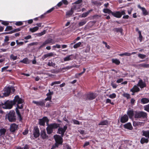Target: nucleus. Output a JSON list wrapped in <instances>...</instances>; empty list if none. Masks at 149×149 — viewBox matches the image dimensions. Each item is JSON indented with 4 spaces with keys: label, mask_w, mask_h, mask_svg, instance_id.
Segmentation results:
<instances>
[{
    "label": "nucleus",
    "mask_w": 149,
    "mask_h": 149,
    "mask_svg": "<svg viewBox=\"0 0 149 149\" xmlns=\"http://www.w3.org/2000/svg\"><path fill=\"white\" fill-rule=\"evenodd\" d=\"M81 44V42H79L76 44H75L73 46V47L74 49H76L77 47H79L80 45Z\"/></svg>",
    "instance_id": "obj_44"
},
{
    "label": "nucleus",
    "mask_w": 149,
    "mask_h": 149,
    "mask_svg": "<svg viewBox=\"0 0 149 149\" xmlns=\"http://www.w3.org/2000/svg\"><path fill=\"white\" fill-rule=\"evenodd\" d=\"M137 85L138 86H139L141 88H143L145 87L146 86L145 82L143 81L141 79L139 80Z\"/></svg>",
    "instance_id": "obj_12"
},
{
    "label": "nucleus",
    "mask_w": 149,
    "mask_h": 149,
    "mask_svg": "<svg viewBox=\"0 0 149 149\" xmlns=\"http://www.w3.org/2000/svg\"><path fill=\"white\" fill-rule=\"evenodd\" d=\"M106 103H109L112 105H113L114 104L113 102H111V100H110V99H107L106 100Z\"/></svg>",
    "instance_id": "obj_53"
},
{
    "label": "nucleus",
    "mask_w": 149,
    "mask_h": 149,
    "mask_svg": "<svg viewBox=\"0 0 149 149\" xmlns=\"http://www.w3.org/2000/svg\"><path fill=\"white\" fill-rule=\"evenodd\" d=\"M90 47L89 46H87L86 47V49L85 51V52L86 53H87L90 51Z\"/></svg>",
    "instance_id": "obj_60"
},
{
    "label": "nucleus",
    "mask_w": 149,
    "mask_h": 149,
    "mask_svg": "<svg viewBox=\"0 0 149 149\" xmlns=\"http://www.w3.org/2000/svg\"><path fill=\"white\" fill-rule=\"evenodd\" d=\"M55 8V7H52V8H51L49 10H48L45 13V14L46 13H50V12H52L54 9Z\"/></svg>",
    "instance_id": "obj_54"
},
{
    "label": "nucleus",
    "mask_w": 149,
    "mask_h": 149,
    "mask_svg": "<svg viewBox=\"0 0 149 149\" xmlns=\"http://www.w3.org/2000/svg\"><path fill=\"white\" fill-rule=\"evenodd\" d=\"M49 120L46 117H44L42 119H39V123L40 125L44 126L45 125V123L46 122L47 124Z\"/></svg>",
    "instance_id": "obj_7"
},
{
    "label": "nucleus",
    "mask_w": 149,
    "mask_h": 149,
    "mask_svg": "<svg viewBox=\"0 0 149 149\" xmlns=\"http://www.w3.org/2000/svg\"><path fill=\"white\" fill-rule=\"evenodd\" d=\"M17 125L13 123L11 124L10 127V130L11 132H15L17 129Z\"/></svg>",
    "instance_id": "obj_13"
},
{
    "label": "nucleus",
    "mask_w": 149,
    "mask_h": 149,
    "mask_svg": "<svg viewBox=\"0 0 149 149\" xmlns=\"http://www.w3.org/2000/svg\"><path fill=\"white\" fill-rule=\"evenodd\" d=\"M48 91V93L46 95L47 97L52 99V95L53 94V91L51 92L50 90H49Z\"/></svg>",
    "instance_id": "obj_37"
},
{
    "label": "nucleus",
    "mask_w": 149,
    "mask_h": 149,
    "mask_svg": "<svg viewBox=\"0 0 149 149\" xmlns=\"http://www.w3.org/2000/svg\"><path fill=\"white\" fill-rule=\"evenodd\" d=\"M4 90V92L3 93V96L6 97L8 96L11 92L10 86L5 87Z\"/></svg>",
    "instance_id": "obj_8"
},
{
    "label": "nucleus",
    "mask_w": 149,
    "mask_h": 149,
    "mask_svg": "<svg viewBox=\"0 0 149 149\" xmlns=\"http://www.w3.org/2000/svg\"><path fill=\"white\" fill-rule=\"evenodd\" d=\"M54 56V53L53 52H50L44 55L42 57V60H44L45 59L49 57H51Z\"/></svg>",
    "instance_id": "obj_16"
},
{
    "label": "nucleus",
    "mask_w": 149,
    "mask_h": 149,
    "mask_svg": "<svg viewBox=\"0 0 149 149\" xmlns=\"http://www.w3.org/2000/svg\"><path fill=\"white\" fill-rule=\"evenodd\" d=\"M33 134L35 138H37L40 135L39 129L37 126L35 127L34 128L33 130Z\"/></svg>",
    "instance_id": "obj_10"
},
{
    "label": "nucleus",
    "mask_w": 149,
    "mask_h": 149,
    "mask_svg": "<svg viewBox=\"0 0 149 149\" xmlns=\"http://www.w3.org/2000/svg\"><path fill=\"white\" fill-rule=\"evenodd\" d=\"M54 43V41L52 39L49 38L46 40L43 43L42 45L40 46V47H42L48 44H53Z\"/></svg>",
    "instance_id": "obj_9"
},
{
    "label": "nucleus",
    "mask_w": 149,
    "mask_h": 149,
    "mask_svg": "<svg viewBox=\"0 0 149 149\" xmlns=\"http://www.w3.org/2000/svg\"><path fill=\"white\" fill-rule=\"evenodd\" d=\"M62 136L58 135H55L54 136V137L56 143L54 145H53L51 149H54L58 147L60 144H62L63 142V139Z\"/></svg>",
    "instance_id": "obj_2"
},
{
    "label": "nucleus",
    "mask_w": 149,
    "mask_h": 149,
    "mask_svg": "<svg viewBox=\"0 0 149 149\" xmlns=\"http://www.w3.org/2000/svg\"><path fill=\"white\" fill-rule=\"evenodd\" d=\"M139 36L138 38L139 40H140V42H141L143 38V36L141 35V32H139Z\"/></svg>",
    "instance_id": "obj_48"
},
{
    "label": "nucleus",
    "mask_w": 149,
    "mask_h": 149,
    "mask_svg": "<svg viewBox=\"0 0 149 149\" xmlns=\"http://www.w3.org/2000/svg\"><path fill=\"white\" fill-rule=\"evenodd\" d=\"M124 127L125 128L130 130H132V127L131 124L130 123H128L124 125Z\"/></svg>",
    "instance_id": "obj_24"
},
{
    "label": "nucleus",
    "mask_w": 149,
    "mask_h": 149,
    "mask_svg": "<svg viewBox=\"0 0 149 149\" xmlns=\"http://www.w3.org/2000/svg\"><path fill=\"white\" fill-rule=\"evenodd\" d=\"M82 1V0H78L75 2V3L77 4L76 5V7H77V6H79L80 5L79 4L81 3Z\"/></svg>",
    "instance_id": "obj_47"
},
{
    "label": "nucleus",
    "mask_w": 149,
    "mask_h": 149,
    "mask_svg": "<svg viewBox=\"0 0 149 149\" xmlns=\"http://www.w3.org/2000/svg\"><path fill=\"white\" fill-rule=\"evenodd\" d=\"M2 22H1V23L4 25H5V26H7V25H8V22L7 21H2Z\"/></svg>",
    "instance_id": "obj_59"
},
{
    "label": "nucleus",
    "mask_w": 149,
    "mask_h": 149,
    "mask_svg": "<svg viewBox=\"0 0 149 149\" xmlns=\"http://www.w3.org/2000/svg\"><path fill=\"white\" fill-rule=\"evenodd\" d=\"M123 97L126 98L127 99H129L130 98V95L129 94L125 93L123 94Z\"/></svg>",
    "instance_id": "obj_41"
},
{
    "label": "nucleus",
    "mask_w": 149,
    "mask_h": 149,
    "mask_svg": "<svg viewBox=\"0 0 149 149\" xmlns=\"http://www.w3.org/2000/svg\"><path fill=\"white\" fill-rule=\"evenodd\" d=\"M52 47L53 48H60L61 47V46L60 45H58V44H56V45H54L52 46Z\"/></svg>",
    "instance_id": "obj_58"
},
{
    "label": "nucleus",
    "mask_w": 149,
    "mask_h": 149,
    "mask_svg": "<svg viewBox=\"0 0 149 149\" xmlns=\"http://www.w3.org/2000/svg\"><path fill=\"white\" fill-rule=\"evenodd\" d=\"M141 10L142 11L143 14L144 15H148V12L146 9L144 7L142 8V9H141Z\"/></svg>",
    "instance_id": "obj_40"
},
{
    "label": "nucleus",
    "mask_w": 149,
    "mask_h": 149,
    "mask_svg": "<svg viewBox=\"0 0 149 149\" xmlns=\"http://www.w3.org/2000/svg\"><path fill=\"white\" fill-rule=\"evenodd\" d=\"M24 100L20 98L19 96H16L13 101L7 100L4 104H2V107L5 109H11L13 104H16L19 109H21L23 108V105L22 104Z\"/></svg>",
    "instance_id": "obj_1"
},
{
    "label": "nucleus",
    "mask_w": 149,
    "mask_h": 149,
    "mask_svg": "<svg viewBox=\"0 0 149 149\" xmlns=\"http://www.w3.org/2000/svg\"><path fill=\"white\" fill-rule=\"evenodd\" d=\"M41 136L43 139H45L48 138V136L46 133L45 130H42L41 132Z\"/></svg>",
    "instance_id": "obj_17"
},
{
    "label": "nucleus",
    "mask_w": 149,
    "mask_h": 149,
    "mask_svg": "<svg viewBox=\"0 0 149 149\" xmlns=\"http://www.w3.org/2000/svg\"><path fill=\"white\" fill-rule=\"evenodd\" d=\"M123 79L122 78L119 79L117 80L116 82L118 83H121L123 81Z\"/></svg>",
    "instance_id": "obj_62"
},
{
    "label": "nucleus",
    "mask_w": 149,
    "mask_h": 149,
    "mask_svg": "<svg viewBox=\"0 0 149 149\" xmlns=\"http://www.w3.org/2000/svg\"><path fill=\"white\" fill-rule=\"evenodd\" d=\"M144 110L146 111L149 112V104L148 105H146L144 107Z\"/></svg>",
    "instance_id": "obj_52"
},
{
    "label": "nucleus",
    "mask_w": 149,
    "mask_h": 149,
    "mask_svg": "<svg viewBox=\"0 0 149 149\" xmlns=\"http://www.w3.org/2000/svg\"><path fill=\"white\" fill-rule=\"evenodd\" d=\"M19 62L26 64L29 63L28 59L27 58H24L22 60L20 61Z\"/></svg>",
    "instance_id": "obj_32"
},
{
    "label": "nucleus",
    "mask_w": 149,
    "mask_h": 149,
    "mask_svg": "<svg viewBox=\"0 0 149 149\" xmlns=\"http://www.w3.org/2000/svg\"><path fill=\"white\" fill-rule=\"evenodd\" d=\"M127 114L129 118H132L134 114V111L132 109H129L127 111Z\"/></svg>",
    "instance_id": "obj_20"
},
{
    "label": "nucleus",
    "mask_w": 149,
    "mask_h": 149,
    "mask_svg": "<svg viewBox=\"0 0 149 149\" xmlns=\"http://www.w3.org/2000/svg\"><path fill=\"white\" fill-rule=\"evenodd\" d=\"M33 103L36 104L38 106H43L45 105V103L43 101H33Z\"/></svg>",
    "instance_id": "obj_19"
},
{
    "label": "nucleus",
    "mask_w": 149,
    "mask_h": 149,
    "mask_svg": "<svg viewBox=\"0 0 149 149\" xmlns=\"http://www.w3.org/2000/svg\"><path fill=\"white\" fill-rule=\"evenodd\" d=\"M115 30L117 32H121L122 31L121 29L118 28H116L115 29Z\"/></svg>",
    "instance_id": "obj_63"
},
{
    "label": "nucleus",
    "mask_w": 149,
    "mask_h": 149,
    "mask_svg": "<svg viewBox=\"0 0 149 149\" xmlns=\"http://www.w3.org/2000/svg\"><path fill=\"white\" fill-rule=\"evenodd\" d=\"M47 133L49 134H51L54 129H56L58 128L59 126V124L56 123H54L51 124L50 125L47 124Z\"/></svg>",
    "instance_id": "obj_3"
},
{
    "label": "nucleus",
    "mask_w": 149,
    "mask_h": 149,
    "mask_svg": "<svg viewBox=\"0 0 149 149\" xmlns=\"http://www.w3.org/2000/svg\"><path fill=\"white\" fill-rule=\"evenodd\" d=\"M45 30H44L42 32L40 33H36V35H37V36L40 37L45 34Z\"/></svg>",
    "instance_id": "obj_38"
},
{
    "label": "nucleus",
    "mask_w": 149,
    "mask_h": 149,
    "mask_svg": "<svg viewBox=\"0 0 149 149\" xmlns=\"http://www.w3.org/2000/svg\"><path fill=\"white\" fill-rule=\"evenodd\" d=\"M139 66L141 67L148 68H149V64L145 63H143L140 64L139 65Z\"/></svg>",
    "instance_id": "obj_36"
},
{
    "label": "nucleus",
    "mask_w": 149,
    "mask_h": 149,
    "mask_svg": "<svg viewBox=\"0 0 149 149\" xmlns=\"http://www.w3.org/2000/svg\"><path fill=\"white\" fill-rule=\"evenodd\" d=\"M23 24V22L21 21L17 22L15 23V24L17 26H20Z\"/></svg>",
    "instance_id": "obj_51"
},
{
    "label": "nucleus",
    "mask_w": 149,
    "mask_h": 149,
    "mask_svg": "<svg viewBox=\"0 0 149 149\" xmlns=\"http://www.w3.org/2000/svg\"><path fill=\"white\" fill-rule=\"evenodd\" d=\"M142 135L147 138H149V130H143L142 131Z\"/></svg>",
    "instance_id": "obj_21"
},
{
    "label": "nucleus",
    "mask_w": 149,
    "mask_h": 149,
    "mask_svg": "<svg viewBox=\"0 0 149 149\" xmlns=\"http://www.w3.org/2000/svg\"><path fill=\"white\" fill-rule=\"evenodd\" d=\"M108 124V122L107 120H102L98 124L99 125H107Z\"/></svg>",
    "instance_id": "obj_25"
},
{
    "label": "nucleus",
    "mask_w": 149,
    "mask_h": 149,
    "mask_svg": "<svg viewBox=\"0 0 149 149\" xmlns=\"http://www.w3.org/2000/svg\"><path fill=\"white\" fill-rule=\"evenodd\" d=\"M10 58L11 59L13 60V61H15L17 59V56H15L13 54H12L10 56Z\"/></svg>",
    "instance_id": "obj_42"
},
{
    "label": "nucleus",
    "mask_w": 149,
    "mask_h": 149,
    "mask_svg": "<svg viewBox=\"0 0 149 149\" xmlns=\"http://www.w3.org/2000/svg\"><path fill=\"white\" fill-rule=\"evenodd\" d=\"M67 128V126L65 125L63 127H59L58 129V133L61 134V136H63Z\"/></svg>",
    "instance_id": "obj_6"
},
{
    "label": "nucleus",
    "mask_w": 149,
    "mask_h": 149,
    "mask_svg": "<svg viewBox=\"0 0 149 149\" xmlns=\"http://www.w3.org/2000/svg\"><path fill=\"white\" fill-rule=\"evenodd\" d=\"M148 142V139L147 138L144 137L142 138L141 139L140 142L141 144H143L145 143H147Z\"/></svg>",
    "instance_id": "obj_26"
},
{
    "label": "nucleus",
    "mask_w": 149,
    "mask_h": 149,
    "mask_svg": "<svg viewBox=\"0 0 149 149\" xmlns=\"http://www.w3.org/2000/svg\"><path fill=\"white\" fill-rule=\"evenodd\" d=\"M112 62L117 65H119L120 63V61L119 60L117 59H112Z\"/></svg>",
    "instance_id": "obj_39"
},
{
    "label": "nucleus",
    "mask_w": 149,
    "mask_h": 149,
    "mask_svg": "<svg viewBox=\"0 0 149 149\" xmlns=\"http://www.w3.org/2000/svg\"><path fill=\"white\" fill-rule=\"evenodd\" d=\"M138 56L141 58L143 59L146 57V56L145 54H138Z\"/></svg>",
    "instance_id": "obj_45"
},
{
    "label": "nucleus",
    "mask_w": 149,
    "mask_h": 149,
    "mask_svg": "<svg viewBox=\"0 0 149 149\" xmlns=\"http://www.w3.org/2000/svg\"><path fill=\"white\" fill-rule=\"evenodd\" d=\"M147 113L143 111H136L135 114V118H144L147 117Z\"/></svg>",
    "instance_id": "obj_4"
},
{
    "label": "nucleus",
    "mask_w": 149,
    "mask_h": 149,
    "mask_svg": "<svg viewBox=\"0 0 149 149\" xmlns=\"http://www.w3.org/2000/svg\"><path fill=\"white\" fill-rule=\"evenodd\" d=\"M9 40V37L8 36H6L5 37V38L4 40V41L6 42L8 41Z\"/></svg>",
    "instance_id": "obj_64"
},
{
    "label": "nucleus",
    "mask_w": 149,
    "mask_h": 149,
    "mask_svg": "<svg viewBox=\"0 0 149 149\" xmlns=\"http://www.w3.org/2000/svg\"><path fill=\"white\" fill-rule=\"evenodd\" d=\"M96 94L93 93H90L87 95V98L89 100H92L95 98Z\"/></svg>",
    "instance_id": "obj_14"
},
{
    "label": "nucleus",
    "mask_w": 149,
    "mask_h": 149,
    "mask_svg": "<svg viewBox=\"0 0 149 149\" xmlns=\"http://www.w3.org/2000/svg\"><path fill=\"white\" fill-rule=\"evenodd\" d=\"M6 130L4 129H1L0 130V134L1 136H3L6 132Z\"/></svg>",
    "instance_id": "obj_35"
},
{
    "label": "nucleus",
    "mask_w": 149,
    "mask_h": 149,
    "mask_svg": "<svg viewBox=\"0 0 149 149\" xmlns=\"http://www.w3.org/2000/svg\"><path fill=\"white\" fill-rule=\"evenodd\" d=\"M73 66H68L66 67L63 68L61 69V71L64 72L68 70L71 69L73 68Z\"/></svg>",
    "instance_id": "obj_22"
},
{
    "label": "nucleus",
    "mask_w": 149,
    "mask_h": 149,
    "mask_svg": "<svg viewBox=\"0 0 149 149\" xmlns=\"http://www.w3.org/2000/svg\"><path fill=\"white\" fill-rule=\"evenodd\" d=\"M128 120V116L126 114L124 115L123 116H121L120 117V121L122 123H125L127 122Z\"/></svg>",
    "instance_id": "obj_11"
},
{
    "label": "nucleus",
    "mask_w": 149,
    "mask_h": 149,
    "mask_svg": "<svg viewBox=\"0 0 149 149\" xmlns=\"http://www.w3.org/2000/svg\"><path fill=\"white\" fill-rule=\"evenodd\" d=\"M17 108H19L18 107H17H17L16 108V112L17 115H18V116L19 117L20 120H21L22 119V118L21 117V116L20 113L19 112V111L18 109Z\"/></svg>",
    "instance_id": "obj_43"
},
{
    "label": "nucleus",
    "mask_w": 149,
    "mask_h": 149,
    "mask_svg": "<svg viewBox=\"0 0 149 149\" xmlns=\"http://www.w3.org/2000/svg\"><path fill=\"white\" fill-rule=\"evenodd\" d=\"M87 21L86 19H84L79 22L78 24V26L79 27L85 25Z\"/></svg>",
    "instance_id": "obj_23"
},
{
    "label": "nucleus",
    "mask_w": 149,
    "mask_h": 149,
    "mask_svg": "<svg viewBox=\"0 0 149 149\" xmlns=\"http://www.w3.org/2000/svg\"><path fill=\"white\" fill-rule=\"evenodd\" d=\"M31 38V35H28L24 38V39L25 40H28Z\"/></svg>",
    "instance_id": "obj_61"
},
{
    "label": "nucleus",
    "mask_w": 149,
    "mask_h": 149,
    "mask_svg": "<svg viewBox=\"0 0 149 149\" xmlns=\"http://www.w3.org/2000/svg\"><path fill=\"white\" fill-rule=\"evenodd\" d=\"M23 22H25V23L26 24L27 23H28V24H31L33 23V20L32 19H30L27 21H23Z\"/></svg>",
    "instance_id": "obj_49"
},
{
    "label": "nucleus",
    "mask_w": 149,
    "mask_h": 149,
    "mask_svg": "<svg viewBox=\"0 0 149 149\" xmlns=\"http://www.w3.org/2000/svg\"><path fill=\"white\" fill-rule=\"evenodd\" d=\"M116 97V95L115 93H113L110 94L109 96V97L110 98L113 99L115 98Z\"/></svg>",
    "instance_id": "obj_46"
},
{
    "label": "nucleus",
    "mask_w": 149,
    "mask_h": 149,
    "mask_svg": "<svg viewBox=\"0 0 149 149\" xmlns=\"http://www.w3.org/2000/svg\"><path fill=\"white\" fill-rule=\"evenodd\" d=\"M72 121L74 124L77 125H79L80 124V123L78 120L75 119H73L72 120Z\"/></svg>",
    "instance_id": "obj_55"
},
{
    "label": "nucleus",
    "mask_w": 149,
    "mask_h": 149,
    "mask_svg": "<svg viewBox=\"0 0 149 149\" xmlns=\"http://www.w3.org/2000/svg\"><path fill=\"white\" fill-rule=\"evenodd\" d=\"M12 27L10 26H7L5 30V31H7L12 30Z\"/></svg>",
    "instance_id": "obj_57"
},
{
    "label": "nucleus",
    "mask_w": 149,
    "mask_h": 149,
    "mask_svg": "<svg viewBox=\"0 0 149 149\" xmlns=\"http://www.w3.org/2000/svg\"><path fill=\"white\" fill-rule=\"evenodd\" d=\"M47 65L49 66H52L53 67H55V64L51 60H49Z\"/></svg>",
    "instance_id": "obj_31"
},
{
    "label": "nucleus",
    "mask_w": 149,
    "mask_h": 149,
    "mask_svg": "<svg viewBox=\"0 0 149 149\" xmlns=\"http://www.w3.org/2000/svg\"><path fill=\"white\" fill-rule=\"evenodd\" d=\"M112 15L114 17L117 18L121 17V15L120 13V11H119L112 12Z\"/></svg>",
    "instance_id": "obj_18"
},
{
    "label": "nucleus",
    "mask_w": 149,
    "mask_h": 149,
    "mask_svg": "<svg viewBox=\"0 0 149 149\" xmlns=\"http://www.w3.org/2000/svg\"><path fill=\"white\" fill-rule=\"evenodd\" d=\"M74 9L73 8H72L71 10L66 12V15L67 16H69L71 15L73 13Z\"/></svg>",
    "instance_id": "obj_29"
},
{
    "label": "nucleus",
    "mask_w": 149,
    "mask_h": 149,
    "mask_svg": "<svg viewBox=\"0 0 149 149\" xmlns=\"http://www.w3.org/2000/svg\"><path fill=\"white\" fill-rule=\"evenodd\" d=\"M92 11V10H90L87 12L83 13L81 16V17H85L88 16L89 13Z\"/></svg>",
    "instance_id": "obj_30"
},
{
    "label": "nucleus",
    "mask_w": 149,
    "mask_h": 149,
    "mask_svg": "<svg viewBox=\"0 0 149 149\" xmlns=\"http://www.w3.org/2000/svg\"><path fill=\"white\" fill-rule=\"evenodd\" d=\"M72 55H69L66 56L64 58V61H66L72 60L73 58L72 57Z\"/></svg>",
    "instance_id": "obj_28"
},
{
    "label": "nucleus",
    "mask_w": 149,
    "mask_h": 149,
    "mask_svg": "<svg viewBox=\"0 0 149 149\" xmlns=\"http://www.w3.org/2000/svg\"><path fill=\"white\" fill-rule=\"evenodd\" d=\"M8 119L10 121H15V116L14 111H10L8 114Z\"/></svg>",
    "instance_id": "obj_5"
},
{
    "label": "nucleus",
    "mask_w": 149,
    "mask_h": 149,
    "mask_svg": "<svg viewBox=\"0 0 149 149\" xmlns=\"http://www.w3.org/2000/svg\"><path fill=\"white\" fill-rule=\"evenodd\" d=\"M103 12L104 13H108L109 14L110 13L112 14V12L108 8H104L103 10Z\"/></svg>",
    "instance_id": "obj_34"
},
{
    "label": "nucleus",
    "mask_w": 149,
    "mask_h": 149,
    "mask_svg": "<svg viewBox=\"0 0 149 149\" xmlns=\"http://www.w3.org/2000/svg\"><path fill=\"white\" fill-rule=\"evenodd\" d=\"M38 29V26H35L33 28H30L29 29V31L32 32H34Z\"/></svg>",
    "instance_id": "obj_33"
},
{
    "label": "nucleus",
    "mask_w": 149,
    "mask_h": 149,
    "mask_svg": "<svg viewBox=\"0 0 149 149\" xmlns=\"http://www.w3.org/2000/svg\"><path fill=\"white\" fill-rule=\"evenodd\" d=\"M130 91L133 93L137 92L140 91V89L137 85H134L133 88L131 89Z\"/></svg>",
    "instance_id": "obj_15"
},
{
    "label": "nucleus",
    "mask_w": 149,
    "mask_h": 149,
    "mask_svg": "<svg viewBox=\"0 0 149 149\" xmlns=\"http://www.w3.org/2000/svg\"><path fill=\"white\" fill-rule=\"evenodd\" d=\"M141 102L143 104H145L149 102V99L147 98H143L141 100Z\"/></svg>",
    "instance_id": "obj_27"
},
{
    "label": "nucleus",
    "mask_w": 149,
    "mask_h": 149,
    "mask_svg": "<svg viewBox=\"0 0 149 149\" xmlns=\"http://www.w3.org/2000/svg\"><path fill=\"white\" fill-rule=\"evenodd\" d=\"M60 83H61V82L59 81H55L52 82L51 84V86H53L54 85L58 84H60Z\"/></svg>",
    "instance_id": "obj_50"
},
{
    "label": "nucleus",
    "mask_w": 149,
    "mask_h": 149,
    "mask_svg": "<svg viewBox=\"0 0 149 149\" xmlns=\"http://www.w3.org/2000/svg\"><path fill=\"white\" fill-rule=\"evenodd\" d=\"M8 66H6V67H4L1 68V72H3L4 71H5L8 68Z\"/></svg>",
    "instance_id": "obj_56"
}]
</instances>
